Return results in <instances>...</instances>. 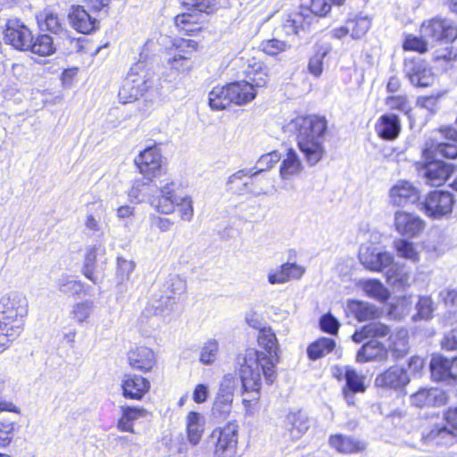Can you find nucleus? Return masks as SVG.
<instances>
[{
	"label": "nucleus",
	"mask_w": 457,
	"mask_h": 457,
	"mask_svg": "<svg viewBox=\"0 0 457 457\" xmlns=\"http://www.w3.org/2000/svg\"><path fill=\"white\" fill-rule=\"evenodd\" d=\"M258 345L264 351L247 347L237 355L238 375L241 382V394L247 396L242 404L247 414H253L259 407L262 379L272 384L277 377L276 366L279 361L278 343L270 327L260 328Z\"/></svg>",
	"instance_id": "1"
},
{
	"label": "nucleus",
	"mask_w": 457,
	"mask_h": 457,
	"mask_svg": "<svg viewBox=\"0 0 457 457\" xmlns=\"http://www.w3.org/2000/svg\"><path fill=\"white\" fill-rule=\"evenodd\" d=\"M208 104L213 111H222L233 104L228 83L224 86H215L209 92Z\"/></svg>",
	"instance_id": "42"
},
{
	"label": "nucleus",
	"mask_w": 457,
	"mask_h": 457,
	"mask_svg": "<svg viewBox=\"0 0 457 457\" xmlns=\"http://www.w3.org/2000/svg\"><path fill=\"white\" fill-rule=\"evenodd\" d=\"M198 49V43L192 39L176 37L170 41V45L165 48L166 55L187 58L195 60V54Z\"/></svg>",
	"instance_id": "39"
},
{
	"label": "nucleus",
	"mask_w": 457,
	"mask_h": 457,
	"mask_svg": "<svg viewBox=\"0 0 457 457\" xmlns=\"http://www.w3.org/2000/svg\"><path fill=\"white\" fill-rule=\"evenodd\" d=\"M303 269L295 263L286 262L268 275V281L274 284H283L294 278H299L303 274Z\"/></svg>",
	"instance_id": "41"
},
{
	"label": "nucleus",
	"mask_w": 457,
	"mask_h": 457,
	"mask_svg": "<svg viewBox=\"0 0 457 457\" xmlns=\"http://www.w3.org/2000/svg\"><path fill=\"white\" fill-rule=\"evenodd\" d=\"M371 27V19L367 15L355 14L348 18L345 25L335 28L332 30V37L342 39L350 36L353 39L363 37Z\"/></svg>",
	"instance_id": "21"
},
{
	"label": "nucleus",
	"mask_w": 457,
	"mask_h": 457,
	"mask_svg": "<svg viewBox=\"0 0 457 457\" xmlns=\"http://www.w3.org/2000/svg\"><path fill=\"white\" fill-rule=\"evenodd\" d=\"M455 204L453 195L446 190L430 191L422 203L425 214L435 220L449 216Z\"/></svg>",
	"instance_id": "13"
},
{
	"label": "nucleus",
	"mask_w": 457,
	"mask_h": 457,
	"mask_svg": "<svg viewBox=\"0 0 457 457\" xmlns=\"http://www.w3.org/2000/svg\"><path fill=\"white\" fill-rule=\"evenodd\" d=\"M26 52H30L40 57H47L56 52L54 38L46 33H39L37 36L32 34V40L29 44Z\"/></svg>",
	"instance_id": "40"
},
{
	"label": "nucleus",
	"mask_w": 457,
	"mask_h": 457,
	"mask_svg": "<svg viewBox=\"0 0 457 457\" xmlns=\"http://www.w3.org/2000/svg\"><path fill=\"white\" fill-rule=\"evenodd\" d=\"M71 44L74 46L77 53L91 56L97 54L102 48V46H94L91 40L84 37L71 38Z\"/></svg>",
	"instance_id": "56"
},
{
	"label": "nucleus",
	"mask_w": 457,
	"mask_h": 457,
	"mask_svg": "<svg viewBox=\"0 0 457 457\" xmlns=\"http://www.w3.org/2000/svg\"><path fill=\"white\" fill-rule=\"evenodd\" d=\"M127 361L132 370L149 373L157 364V354L148 346L137 345L128 352Z\"/></svg>",
	"instance_id": "22"
},
{
	"label": "nucleus",
	"mask_w": 457,
	"mask_h": 457,
	"mask_svg": "<svg viewBox=\"0 0 457 457\" xmlns=\"http://www.w3.org/2000/svg\"><path fill=\"white\" fill-rule=\"evenodd\" d=\"M93 308V302L85 300L74 305L71 314L75 320L79 323L85 321L90 315Z\"/></svg>",
	"instance_id": "60"
},
{
	"label": "nucleus",
	"mask_w": 457,
	"mask_h": 457,
	"mask_svg": "<svg viewBox=\"0 0 457 457\" xmlns=\"http://www.w3.org/2000/svg\"><path fill=\"white\" fill-rule=\"evenodd\" d=\"M328 51L320 48L309 60L308 71L315 77H320L323 71V60Z\"/></svg>",
	"instance_id": "58"
},
{
	"label": "nucleus",
	"mask_w": 457,
	"mask_h": 457,
	"mask_svg": "<svg viewBox=\"0 0 457 457\" xmlns=\"http://www.w3.org/2000/svg\"><path fill=\"white\" fill-rule=\"evenodd\" d=\"M205 430L204 416L195 411H190L186 417V434L188 443L195 446L200 444Z\"/></svg>",
	"instance_id": "36"
},
{
	"label": "nucleus",
	"mask_w": 457,
	"mask_h": 457,
	"mask_svg": "<svg viewBox=\"0 0 457 457\" xmlns=\"http://www.w3.org/2000/svg\"><path fill=\"white\" fill-rule=\"evenodd\" d=\"M284 429L292 439H299L309 429L307 416L300 410L289 411L283 420Z\"/></svg>",
	"instance_id": "33"
},
{
	"label": "nucleus",
	"mask_w": 457,
	"mask_h": 457,
	"mask_svg": "<svg viewBox=\"0 0 457 457\" xmlns=\"http://www.w3.org/2000/svg\"><path fill=\"white\" fill-rule=\"evenodd\" d=\"M390 200L395 206H406L420 200L419 190L410 182L401 180L389 192Z\"/></svg>",
	"instance_id": "27"
},
{
	"label": "nucleus",
	"mask_w": 457,
	"mask_h": 457,
	"mask_svg": "<svg viewBox=\"0 0 457 457\" xmlns=\"http://www.w3.org/2000/svg\"><path fill=\"white\" fill-rule=\"evenodd\" d=\"M444 424H436L426 432L422 438L426 443L440 444L448 436H457V405L447 407L443 411Z\"/></svg>",
	"instance_id": "18"
},
{
	"label": "nucleus",
	"mask_w": 457,
	"mask_h": 457,
	"mask_svg": "<svg viewBox=\"0 0 457 457\" xmlns=\"http://www.w3.org/2000/svg\"><path fill=\"white\" fill-rule=\"evenodd\" d=\"M260 50L267 55L276 56L285 52L288 46L285 41L276 38L262 40L260 44Z\"/></svg>",
	"instance_id": "55"
},
{
	"label": "nucleus",
	"mask_w": 457,
	"mask_h": 457,
	"mask_svg": "<svg viewBox=\"0 0 457 457\" xmlns=\"http://www.w3.org/2000/svg\"><path fill=\"white\" fill-rule=\"evenodd\" d=\"M319 326L322 332L337 336L339 331L340 323L330 312H327L320 318Z\"/></svg>",
	"instance_id": "57"
},
{
	"label": "nucleus",
	"mask_w": 457,
	"mask_h": 457,
	"mask_svg": "<svg viewBox=\"0 0 457 457\" xmlns=\"http://www.w3.org/2000/svg\"><path fill=\"white\" fill-rule=\"evenodd\" d=\"M423 149L432 150L434 155L437 156V154H439L445 159H457V145L454 143L436 142L434 140H430L426 142Z\"/></svg>",
	"instance_id": "49"
},
{
	"label": "nucleus",
	"mask_w": 457,
	"mask_h": 457,
	"mask_svg": "<svg viewBox=\"0 0 457 457\" xmlns=\"http://www.w3.org/2000/svg\"><path fill=\"white\" fill-rule=\"evenodd\" d=\"M402 48L405 52H415L423 54L428 50V43L422 37L408 33L403 37Z\"/></svg>",
	"instance_id": "53"
},
{
	"label": "nucleus",
	"mask_w": 457,
	"mask_h": 457,
	"mask_svg": "<svg viewBox=\"0 0 457 457\" xmlns=\"http://www.w3.org/2000/svg\"><path fill=\"white\" fill-rule=\"evenodd\" d=\"M228 87L233 104L237 106L251 103L257 96V90L246 80L229 82Z\"/></svg>",
	"instance_id": "38"
},
{
	"label": "nucleus",
	"mask_w": 457,
	"mask_h": 457,
	"mask_svg": "<svg viewBox=\"0 0 457 457\" xmlns=\"http://www.w3.org/2000/svg\"><path fill=\"white\" fill-rule=\"evenodd\" d=\"M328 445L336 452L342 454H357L366 450V443L353 436L341 433L332 434L328 437Z\"/></svg>",
	"instance_id": "25"
},
{
	"label": "nucleus",
	"mask_w": 457,
	"mask_h": 457,
	"mask_svg": "<svg viewBox=\"0 0 457 457\" xmlns=\"http://www.w3.org/2000/svg\"><path fill=\"white\" fill-rule=\"evenodd\" d=\"M359 259L361 263L370 271L379 272L387 269L386 278L389 284L403 285L408 280V274L401 270L389 253L376 252L375 249L366 246L361 249Z\"/></svg>",
	"instance_id": "7"
},
{
	"label": "nucleus",
	"mask_w": 457,
	"mask_h": 457,
	"mask_svg": "<svg viewBox=\"0 0 457 457\" xmlns=\"http://www.w3.org/2000/svg\"><path fill=\"white\" fill-rule=\"evenodd\" d=\"M452 358L445 357L442 354H435L431 357L429 362L430 378L434 382H445L453 385Z\"/></svg>",
	"instance_id": "28"
},
{
	"label": "nucleus",
	"mask_w": 457,
	"mask_h": 457,
	"mask_svg": "<svg viewBox=\"0 0 457 457\" xmlns=\"http://www.w3.org/2000/svg\"><path fill=\"white\" fill-rule=\"evenodd\" d=\"M347 307L349 313L359 322L376 320L383 314L380 308L361 300H349Z\"/></svg>",
	"instance_id": "34"
},
{
	"label": "nucleus",
	"mask_w": 457,
	"mask_h": 457,
	"mask_svg": "<svg viewBox=\"0 0 457 457\" xmlns=\"http://www.w3.org/2000/svg\"><path fill=\"white\" fill-rule=\"evenodd\" d=\"M147 414L148 411L143 407L122 405L120 407V417L116 422V428L120 432L135 434V422Z\"/></svg>",
	"instance_id": "31"
},
{
	"label": "nucleus",
	"mask_w": 457,
	"mask_h": 457,
	"mask_svg": "<svg viewBox=\"0 0 457 457\" xmlns=\"http://www.w3.org/2000/svg\"><path fill=\"white\" fill-rule=\"evenodd\" d=\"M377 136L386 141L395 140L402 129L400 117L393 112L382 114L375 123Z\"/></svg>",
	"instance_id": "26"
},
{
	"label": "nucleus",
	"mask_w": 457,
	"mask_h": 457,
	"mask_svg": "<svg viewBox=\"0 0 457 457\" xmlns=\"http://www.w3.org/2000/svg\"><path fill=\"white\" fill-rule=\"evenodd\" d=\"M152 205L162 214L177 212L182 220L189 221L194 216L192 198L189 195H179L173 181L160 188V195L153 199Z\"/></svg>",
	"instance_id": "6"
},
{
	"label": "nucleus",
	"mask_w": 457,
	"mask_h": 457,
	"mask_svg": "<svg viewBox=\"0 0 457 457\" xmlns=\"http://www.w3.org/2000/svg\"><path fill=\"white\" fill-rule=\"evenodd\" d=\"M390 332L389 326L381 322H371L355 330L352 335V340L358 344L366 339L378 341L379 338H388Z\"/></svg>",
	"instance_id": "37"
},
{
	"label": "nucleus",
	"mask_w": 457,
	"mask_h": 457,
	"mask_svg": "<svg viewBox=\"0 0 457 457\" xmlns=\"http://www.w3.org/2000/svg\"><path fill=\"white\" fill-rule=\"evenodd\" d=\"M387 357L386 346L376 340H369L358 350L355 361L358 363H366L376 361H383Z\"/></svg>",
	"instance_id": "35"
},
{
	"label": "nucleus",
	"mask_w": 457,
	"mask_h": 457,
	"mask_svg": "<svg viewBox=\"0 0 457 457\" xmlns=\"http://www.w3.org/2000/svg\"><path fill=\"white\" fill-rule=\"evenodd\" d=\"M209 393L208 386L203 383H199L195 386L193 390V401L198 404L204 403L207 401Z\"/></svg>",
	"instance_id": "63"
},
{
	"label": "nucleus",
	"mask_w": 457,
	"mask_h": 457,
	"mask_svg": "<svg viewBox=\"0 0 457 457\" xmlns=\"http://www.w3.org/2000/svg\"><path fill=\"white\" fill-rule=\"evenodd\" d=\"M281 160V154L274 150L261 156L260 164L266 165L265 170L275 166ZM264 168L257 171L250 172L246 170H238L229 177L228 184L229 189L236 194L253 193L258 194L263 190V182L267 179L263 178L262 171Z\"/></svg>",
	"instance_id": "5"
},
{
	"label": "nucleus",
	"mask_w": 457,
	"mask_h": 457,
	"mask_svg": "<svg viewBox=\"0 0 457 457\" xmlns=\"http://www.w3.org/2000/svg\"><path fill=\"white\" fill-rule=\"evenodd\" d=\"M293 124L298 149L310 166L316 165L326 155L328 120L316 114L298 115Z\"/></svg>",
	"instance_id": "2"
},
{
	"label": "nucleus",
	"mask_w": 457,
	"mask_h": 457,
	"mask_svg": "<svg viewBox=\"0 0 457 457\" xmlns=\"http://www.w3.org/2000/svg\"><path fill=\"white\" fill-rule=\"evenodd\" d=\"M38 27L51 33H58L62 29V20L59 14L52 7L47 6L36 15Z\"/></svg>",
	"instance_id": "44"
},
{
	"label": "nucleus",
	"mask_w": 457,
	"mask_h": 457,
	"mask_svg": "<svg viewBox=\"0 0 457 457\" xmlns=\"http://www.w3.org/2000/svg\"><path fill=\"white\" fill-rule=\"evenodd\" d=\"M410 382L411 377L407 369L393 364L377 375L374 384L376 387L383 390L399 392L403 391Z\"/></svg>",
	"instance_id": "16"
},
{
	"label": "nucleus",
	"mask_w": 457,
	"mask_h": 457,
	"mask_svg": "<svg viewBox=\"0 0 457 457\" xmlns=\"http://www.w3.org/2000/svg\"><path fill=\"white\" fill-rule=\"evenodd\" d=\"M28 313V302L17 294L0 299V355L18 339L24 327L23 319Z\"/></svg>",
	"instance_id": "3"
},
{
	"label": "nucleus",
	"mask_w": 457,
	"mask_h": 457,
	"mask_svg": "<svg viewBox=\"0 0 457 457\" xmlns=\"http://www.w3.org/2000/svg\"><path fill=\"white\" fill-rule=\"evenodd\" d=\"M345 384L342 387L343 397L348 404L353 403V398L356 394H362L366 391L365 376L355 369L346 366L345 374Z\"/></svg>",
	"instance_id": "29"
},
{
	"label": "nucleus",
	"mask_w": 457,
	"mask_h": 457,
	"mask_svg": "<svg viewBox=\"0 0 457 457\" xmlns=\"http://www.w3.org/2000/svg\"><path fill=\"white\" fill-rule=\"evenodd\" d=\"M403 73L411 85L416 87H428L435 82V74L428 63L418 57L403 61Z\"/></svg>",
	"instance_id": "15"
},
{
	"label": "nucleus",
	"mask_w": 457,
	"mask_h": 457,
	"mask_svg": "<svg viewBox=\"0 0 457 457\" xmlns=\"http://www.w3.org/2000/svg\"><path fill=\"white\" fill-rule=\"evenodd\" d=\"M237 388L236 378L232 374H226L219 383L212 404V413L214 417L225 420L232 412L235 392Z\"/></svg>",
	"instance_id": "12"
},
{
	"label": "nucleus",
	"mask_w": 457,
	"mask_h": 457,
	"mask_svg": "<svg viewBox=\"0 0 457 457\" xmlns=\"http://www.w3.org/2000/svg\"><path fill=\"white\" fill-rule=\"evenodd\" d=\"M303 164L296 151L289 146L281 160L279 165V175L284 180H290L299 177L303 171Z\"/></svg>",
	"instance_id": "32"
},
{
	"label": "nucleus",
	"mask_w": 457,
	"mask_h": 457,
	"mask_svg": "<svg viewBox=\"0 0 457 457\" xmlns=\"http://www.w3.org/2000/svg\"><path fill=\"white\" fill-rule=\"evenodd\" d=\"M388 348L396 358L403 357L409 351V334L404 328L391 331L387 338Z\"/></svg>",
	"instance_id": "43"
},
{
	"label": "nucleus",
	"mask_w": 457,
	"mask_h": 457,
	"mask_svg": "<svg viewBox=\"0 0 457 457\" xmlns=\"http://www.w3.org/2000/svg\"><path fill=\"white\" fill-rule=\"evenodd\" d=\"M441 347L445 351L457 350V329H452L444 336L441 341Z\"/></svg>",
	"instance_id": "64"
},
{
	"label": "nucleus",
	"mask_w": 457,
	"mask_h": 457,
	"mask_svg": "<svg viewBox=\"0 0 457 457\" xmlns=\"http://www.w3.org/2000/svg\"><path fill=\"white\" fill-rule=\"evenodd\" d=\"M219 345L215 340L208 341L201 350L200 361L204 364H212L218 354Z\"/></svg>",
	"instance_id": "59"
},
{
	"label": "nucleus",
	"mask_w": 457,
	"mask_h": 457,
	"mask_svg": "<svg viewBox=\"0 0 457 457\" xmlns=\"http://www.w3.org/2000/svg\"><path fill=\"white\" fill-rule=\"evenodd\" d=\"M32 34L33 31L18 18L8 19L3 30L4 43L22 52L29 47Z\"/></svg>",
	"instance_id": "17"
},
{
	"label": "nucleus",
	"mask_w": 457,
	"mask_h": 457,
	"mask_svg": "<svg viewBox=\"0 0 457 457\" xmlns=\"http://www.w3.org/2000/svg\"><path fill=\"white\" fill-rule=\"evenodd\" d=\"M245 80L248 81L257 90L266 87L270 81V72L266 64L260 59L253 57L248 60L245 71Z\"/></svg>",
	"instance_id": "30"
},
{
	"label": "nucleus",
	"mask_w": 457,
	"mask_h": 457,
	"mask_svg": "<svg viewBox=\"0 0 457 457\" xmlns=\"http://www.w3.org/2000/svg\"><path fill=\"white\" fill-rule=\"evenodd\" d=\"M443 96H444V92H438L436 94H432L429 96H419L417 98V105L421 108L433 110L436 106L438 100Z\"/></svg>",
	"instance_id": "61"
},
{
	"label": "nucleus",
	"mask_w": 457,
	"mask_h": 457,
	"mask_svg": "<svg viewBox=\"0 0 457 457\" xmlns=\"http://www.w3.org/2000/svg\"><path fill=\"white\" fill-rule=\"evenodd\" d=\"M313 21L314 20L300 5L298 11L289 13L285 27L290 29L292 33L299 34L308 29Z\"/></svg>",
	"instance_id": "47"
},
{
	"label": "nucleus",
	"mask_w": 457,
	"mask_h": 457,
	"mask_svg": "<svg viewBox=\"0 0 457 457\" xmlns=\"http://www.w3.org/2000/svg\"><path fill=\"white\" fill-rule=\"evenodd\" d=\"M363 289L367 295L381 303H386L390 294L378 279H369L364 282Z\"/></svg>",
	"instance_id": "54"
},
{
	"label": "nucleus",
	"mask_w": 457,
	"mask_h": 457,
	"mask_svg": "<svg viewBox=\"0 0 457 457\" xmlns=\"http://www.w3.org/2000/svg\"><path fill=\"white\" fill-rule=\"evenodd\" d=\"M181 6L186 12L173 18L176 31L185 37H196L208 26L206 14L211 7L209 0H181Z\"/></svg>",
	"instance_id": "4"
},
{
	"label": "nucleus",
	"mask_w": 457,
	"mask_h": 457,
	"mask_svg": "<svg viewBox=\"0 0 457 457\" xmlns=\"http://www.w3.org/2000/svg\"><path fill=\"white\" fill-rule=\"evenodd\" d=\"M385 104L393 112H401L410 116L412 112V106L409 97L406 95H391L385 98Z\"/></svg>",
	"instance_id": "52"
},
{
	"label": "nucleus",
	"mask_w": 457,
	"mask_h": 457,
	"mask_svg": "<svg viewBox=\"0 0 457 457\" xmlns=\"http://www.w3.org/2000/svg\"><path fill=\"white\" fill-rule=\"evenodd\" d=\"M195 60L166 55V70L169 75L185 77L195 68Z\"/></svg>",
	"instance_id": "45"
},
{
	"label": "nucleus",
	"mask_w": 457,
	"mask_h": 457,
	"mask_svg": "<svg viewBox=\"0 0 457 457\" xmlns=\"http://www.w3.org/2000/svg\"><path fill=\"white\" fill-rule=\"evenodd\" d=\"M152 87L151 76L148 71L138 64L130 68L119 88V101L130 104L144 97Z\"/></svg>",
	"instance_id": "9"
},
{
	"label": "nucleus",
	"mask_w": 457,
	"mask_h": 457,
	"mask_svg": "<svg viewBox=\"0 0 457 457\" xmlns=\"http://www.w3.org/2000/svg\"><path fill=\"white\" fill-rule=\"evenodd\" d=\"M120 387L125 399L140 401L150 391L151 383L141 375L129 373L124 375Z\"/></svg>",
	"instance_id": "23"
},
{
	"label": "nucleus",
	"mask_w": 457,
	"mask_h": 457,
	"mask_svg": "<svg viewBox=\"0 0 457 457\" xmlns=\"http://www.w3.org/2000/svg\"><path fill=\"white\" fill-rule=\"evenodd\" d=\"M134 164L138 172L149 181L161 177L166 170L165 159L156 145L146 146L139 152L134 159Z\"/></svg>",
	"instance_id": "10"
},
{
	"label": "nucleus",
	"mask_w": 457,
	"mask_h": 457,
	"mask_svg": "<svg viewBox=\"0 0 457 457\" xmlns=\"http://www.w3.org/2000/svg\"><path fill=\"white\" fill-rule=\"evenodd\" d=\"M68 19L71 28L81 34L93 33L100 27L99 21L92 17L82 5H72Z\"/></svg>",
	"instance_id": "24"
},
{
	"label": "nucleus",
	"mask_w": 457,
	"mask_h": 457,
	"mask_svg": "<svg viewBox=\"0 0 457 457\" xmlns=\"http://www.w3.org/2000/svg\"><path fill=\"white\" fill-rule=\"evenodd\" d=\"M300 5L313 20L325 17L331 10L328 0H302Z\"/></svg>",
	"instance_id": "51"
},
{
	"label": "nucleus",
	"mask_w": 457,
	"mask_h": 457,
	"mask_svg": "<svg viewBox=\"0 0 457 457\" xmlns=\"http://www.w3.org/2000/svg\"><path fill=\"white\" fill-rule=\"evenodd\" d=\"M97 254L96 249L90 248L85 255L84 263L82 266L81 273L94 284L100 283L104 277V272H98L96 268Z\"/></svg>",
	"instance_id": "48"
},
{
	"label": "nucleus",
	"mask_w": 457,
	"mask_h": 457,
	"mask_svg": "<svg viewBox=\"0 0 457 457\" xmlns=\"http://www.w3.org/2000/svg\"><path fill=\"white\" fill-rule=\"evenodd\" d=\"M394 227L395 231L403 237H419L426 228V222L419 215L404 211L395 213Z\"/></svg>",
	"instance_id": "20"
},
{
	"label": "nucleus",
	"mask_w": 457,
	"mask_h": 457,
	"mask_svg": "<svg viewBox=\"0 0 457 457\" xmlns=\"http://www.w3.org/2000/svg\"><path fill=\"white\" fill-rule=\"evenodd\" d=\"M240 426L237 420L214 428L209 438L212 444L213 457H238Z\"/></svg>",
	"instance_id": "8"
},
{
	"label": "nucleus",
	"mask_w": 457,
	"mask_h": 457,
	"mask_svg": "<svg viewBox=\"0 0 457 457\" xmlns=\"http://www.w3.org/2000/svg\"><path fill=\"white\" fill-rule=\"evenodd\" d=\"M394 248L396 254L403 259L412 262L420 261V252L417 250L414 243L405 238H399L394 242Z\"/></svg>",
	"instance_id": "50"
},
{
	"label": "nucleus",
	"mask_w": 457,
	"mask_h": 457,
	"mask_svg": "<svg viewBox=\"0 0 457 457\" xmlns=\"http://www.w3.org/2000/svg\"><path fill=\"white\" fill-rule=\"evenodd\" d=\"M411 404L414 407L439 408L450 402L449 394L437 387H420L410 396Z\"/></svg>",
	"instance_id": "19"
},
{
	"label": "nucleus",
	"mask_w": 457,
	"mask_h": 457,
	"mask_svg": "<svg viewBox=\"0 0 457 457\" xmlns=\"http://www.w3.org/2000/svg\"><path fill=\"white\" fill-rule=\"evenodd\" d=\"M425 36L434 42L453 43L457 38V24L446 18H433L420 27Z\"/></svg>",
	"instance_id": "14"
},
{
	"label": "nucleus",
	"mask_w": 457,
	"mask_h": 457,
	"mask_svg": "<svg viewBox=\"0 0 457 457\" xmlns=\"http://www.w3.org/2000/svg\"><path fill=\"white\" fill-rule=\"evenodd\" d=\"M336 348V341L332 338L321 337L312 342L307 347V356L311 361L319 360Z\"/></svg>",
	"instance_id": "46"
},
{
	"label": "nucleus",
	"mask_w": 457,
	"mask_h": 457,
	"mask_svg": "<svg viewBox=\"0 0 457 457\" xmlns=\"http://www.w3.org/2000/svg\"><path fill=\"white\" fill-rule=\"evenodd\" d=\"M421 158L424 177L431 186L444 185L455 171L456 165L437 159L432 150L422 149Z\"/></svg>",
	"instance_id": "11"
},
{
	"label": "nucleus",
	"mask_w": 457,
	"mask_h": 457,
	"mask_svg": "<svg viewBox=\"0 0 457 457\" xmlns=\"http://www.w3.org/2000/svg\"><path fill=\"white\" fill-rule=\"evenodd\" d=\"M135 268V263L122 256L117 258V273L121 278H128Z\"/></svg>",
	"instance_id": "62"
}]
</instances>
